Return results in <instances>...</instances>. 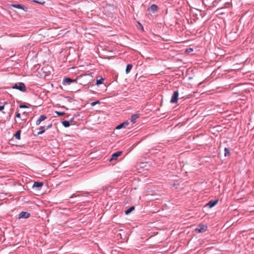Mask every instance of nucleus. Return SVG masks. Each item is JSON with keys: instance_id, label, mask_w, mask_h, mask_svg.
Masks as SVG:
<instances>
[{"instance_id": "1", "label": "nucleus", "mask_w": 254, "mask_h": 254, "mask_svg": "<svg viewBox=\"0 0 254 254\" xmlns=\"http://www.w3.org/2000/svg\"><path fill=\"white\" fill-rule=\"evenodd\" d=\"M86 75H81L77 76L75 79H72L69 77H65L63 80V84L64 85H69L72 83H78L80 85L85 86L87 84V82H79L78 80L82 79L83 78L85 77Z\"/></svg>"}, {"instance_id": "2", "label": "nucleus", "mask_w": 254, "mask_h": 254, "mask_svg": "<svg viewBox=\"0 0 254 254\" xmlns=\"http://www.w3.org/2000/svg\"><path fill=\"white\" fill-rule=\"evenodd\" d=\"M13 89L18 90L21 92H26V88L23 82H19L14 84L12 87Z\"/></svg>"}, {"instance_id": "3", "label": "nucleus", "mask_w": 254, "mask_h": 254, "mask_svg": "<svg viewBox=\"0 0 254 254\" xmlns=\"http://www.w3.org/2000/svg\"><path fill=\"white\" fill-rule=\"evenodd\" d=\"M179 92L178 90L175 91L172 96L170 103H176L177 102L179 97Z\"/></svg>"}, {"instance_id": "4", "label": "nucleus", "mask_w": 254, "mask_h": 254, "mask_svg": "<svg viewBox=\"0 0 254 254\" xmlns=\"http://www.w3.org/2000/svg\"><path fill=\"white\" fill-rule=\"evenodd\" d=\"M12 7H14L16 8H19L23 10V11L26 12L28 10L27 7H26L25 5L20 4H12L10 5Z\"/></svg>"}, {"instance_id": "5", "label": "nucleus", "mask_w": 254, "mask_h": 254, "mask_svg": "<svg viewBox=\"0 0 254 254\" xmlns=\"http://www.w3.org/2000/svg\"><path fill=\"white\" fill-rule=\"evenodd\" d=\"M207 229V226L204 225H199L198 227L195 229V231L199 233H202L206 231Z\"/></svg>"}, {"instance_id": "6", "label": "nucleus", "mask_w": 254, "mask_h": 254, "mask_svg": "<svg viewBox=\"0 0 254 254\" xmlns=\"http://www.w3.org/2000/svg\"><path fill=\"white\" fill-rule=\"evenodd\" d=\"M30 216V214L28 212L22 211L18 215V218H28Z\"/></svg>"}, {"instance_id": "7", "label": "nucleus", "mask_w": 254, "mask_h": 254, "mask_svg": "<svg viewBox=\"0 0 254 254\" xmlns=\"http://www.w3.org/2000/svg\"><path fill=\"white\" fill-rule=\"evenodd\" d=\"M122 153V151H117L115 153H113L112 155V157L110 159V161L112 160H115L117 159L118 157H119L121 154Z\"/></svg>"}, {"instance_id": "8", "label": "nucleus", "mask_w": 254, "mask_h": 254, "mask_svg": "<svg viewBox=\"0 0 254 254\" xmlns=\"http://www.w3.org/2000/svg\"><path fill=\"white\" fill-rule=\"evenodd\" d=\"M158 6L155 4H153L148 8V10L151 11L152 13H155L158 10Z\"/></svg>"}, {"instance_id": "9", "label": "nucleus", "mask_w": 254, "mask_h": 254, "mask_svg": "<svg viewBox=\"0 0 254 254\" xmlns=\"http://www.w3.org/2000/svg\"><path fill=\"white\" fill-rule=\"evenodd\" d=\"M218 200L217 199L210 200L207 203L206 206H208L209 208H212L218 203Z\"/></svg>"}, {"instance_id": "10", "label": "nucleus", "mask_w": 254, "mask_h": 254, "mask_svg": "<svg viewBox=\"0 0 254 254\" xmlns=\"http://www.w3.org/2000/svg\"><path fill=\"white\" fill-rule=\"evenodd\" d=\"M139 118V114H133L131 116L130 119V122L132 123V124H134L136 122V119Z\"/></svg>"}, {"instance_id": "11", "label": "nucleus", "mask_w": 254, "mask_h": 254, "mask_svg": "<svg viewBox=\"0 0 254 254\" xmlns=\"http://www.w3.org/2000/svg\"><path fill=\"white\" fill-rule=\"evenodd\" d=\"M129 125V123L127 122H124V123H122L121 124H120L119 125H118L117 127H116V129H120L123 127H127V126Z\"/></svg>"}, {"instance_id": "12", "label": "nucleus", "mask_w": 254, "mask_h": 254, "mask_svg": "<svg viewBox=\"0 0 254 254\" xmlns=\"http://www.w3.org/2000/svg\"><path fill=\"white\" fill-rule=\"evenodd\" d=\"M43 186V183L39 182H34L33 188H37L38 190H40Z\"/></svg>"}, {"instance_id": "13", "label": "nucleus", "mask_w": 254, "mask_h": 254, "mask_svg": "<svg viewBox=\"0 0 254 254\" xmlns=\"http://www.w3.org/2000/svg\"><path fill=\"white\" fill-rule=\"evenodd\" d=\"M39 131L37 132V135H39L40 134H42L43 133L45 132V130H46V127L45 126H41L39 128Z\"/></svg>"}, {"instance_id": "14", "label": "nucleus", "mask_w": 254, "mask_h": 254, "mask_svg": "<svg viewBox=\"0 0 254 254\" xmlns=\"http://www.w3.org/2000/svg\"><path fill=\"white\" fill-rule=\"evenodd\" d=\"M132 68V65L131 64H127L126 69V73H128Z\"/></svg>"}, {"instance_id": "15", "label": "nucleus", "mask_w": 254, "mask_h": 254, "mask_svg": "<svg viewBox=\"0 0 254 254\" xmlns=\"http://www.w3.org/2000/svg\"><path fill=\"white\" fill-rule=\"evenodd\" d=\"M20 134H21V130L19 129L17 130L15 133L14 135V136L15 137L16 139L18 140L20 139Z\"/></svg>"}, {"instance_id": "16", "label": "nucleus", "mask_w": 254, "mask_h": 254, "mask_svg": "<svg viewBox=\"0 0 254 254\" xmlns=\"http://www.w3.org/2000/svg\"><path fill=\"white\" fill-rule=\"evenodd\" d=\"M62 124L65 127H69L70 125V122L68 121L64 120L62 122Z\"/></svg>"}, {"instance_id": "17", "label": "nucleus", "mask_w": 254, "mask_h": 254, "mask_svg": "<svg viewBox=\"0 0 254 254\" xmlns=\"http://www.w3.org/2000/svg\"><path fill=\"white\" fill-rule=\"evenodd\" d=\"M134 209V206H132L131 207H130L128 209H127V210H126L125 212V214H127V215H128L132 211H133V210Z\"/></svg>"}, {"instance_id": "18", "label": "nucleus", "mask_w": 254, "mask_h": 254, "mask_svg": "<svg viewBox=\"0 0 254 254\" xmlns=\"http://www.w3.org/2000/svg\"><path fill=\"white\" fill-rule=\"evenodd\" d=\"M224 156L225 157H227V156H229L230 155V151L229 150V149L226 147H225L224 148Z\"/></svg>"}, {"instance_id": "19", "label": "nucleus", "mask_w": 254, "mask_h": 254, "mask_svg": "<svg viewBox=\"0 0 254 254\" xmlns=\"http://www.w3.org/2000/svg\"><path fill=\"white\" fill-rule=\"evenodd\" d=\"M47 118V117L45 115H42L40 116V117L38 119V120L42 122V121H44Z\"/></svg>"}, {"instance_id": "20", "label": "nucleus", "mask_w": 254, "mask_h": 254, "mask_svg": "<svg viewBox=\"0 0 254 254\" xmlns=\"http://www.w3.org/2000/svg\"><path fill=\"white\" fill-rule=\"evenodd\" d=\"M104 80V79L103 78H102V77H101L99 79H97L96 80V85H98L102 84Z\"/></svg>"}, {"instance_id": "21", "label": "nucleus", "mask_w": 254, "mask_h": 254, "mask_svg": "<svg viewBox=\"0 0 254 254\" xmlns=\"http://www.w3.org/2000/svg\"><path fill=\"white\" fill-rule=\"evenodd\" d=\"M55 113L59 116H61L64 114V113L62 112L56 111Z\"/></svg>"}, {"instance_id": "22", "label": "nucleus", "mask_w": 254, "mask_h": 254, "mask_svg": "<svg viewBox=\"0 0 254 254\" xmlns=\"http://www.w3.org/2000/svg\"><path fill=\"white\" fill-rule=\"evenodd\" d=\"M98 104H100V101H95V102H92V103H91V105L92 106H95V105Z\"/></svg>"}, {"instance_id": "23", "label": "nucleus", "mask_w": 254, "mask_h": 254, "mask_svg": "<svg viewBox=\"0 0 254 254\" xmlns=\"http://www.w3.org/2000/svg\"><path fill=\"white\" fill-rule=\"evenodd\" d=\"M32 0L36 3H39L41 4H44L45 3V1L41 2V1H38L36 0Z\"/></svg>"}, {"instance_id": "24", "label": "nucleus", "mask_w": 254, "mask_h": 254, "mask_svg": "<svg viewBox=\"0 0 254 254\" xmlns=\"http://www.w3.org/2000/svg\"><path fill=\"white\" fill-rule=\"evenodd\" d=\"M86 76L85 77L83 78V79H80V80H78V81H79V82H80H80H87V84H88V80H86L85 79V78L86 77V76H87V74H86Z\"/></svg>"}, {"instance_id": "25", "label": "nucleus", "mask_w": 254, "mask_h": 254, "mask_svg": "<svg viewBox=\"0 0 254 254\" xmlns=\"http://www.w3.org/2000/svg\"><path fill=\"white\" fill-rule=\"evenodd\" d=\"M45 127H46V129H48L52 127V124L50 123V124H48L47 126H46Z\"/></svg>"}, {"instance_id": "26", "label": "nucleus", "mask_w": 254, "mask_h": 254, "mask_svg": "<svg viewBox=\"0 0 254 254\" xmlns=\"http://www.w3.org/2000/svg\"><path fill=\"white\" fill-rule=\"evenodd\" d=\"M19 107L20 108H28V107L25 105H19Z\"/></svg>"}, {"instance_id": "27", "label": "nucleus", "mask_w": 254, "mask_h": 254, "mask_svg": "<svg viewBox=\"0 0 254 254\" xmlns=\"http://www.w3.org/2000/svg\"><path fill=\"white\" fill-rule=\"evenodd\" d=\"M21 117V114L20 113L17 112L15 115V117L17 118H20Z\"/></svg>"}, {"instance_id": "28", "label": "nucleus", "mask_w": 254, "mask_h": 254, "mask_svg": "<svg viewBox=\"0 0 254 254\" xmlns=\"http://www.w3.org/2000/svg\"><path fill=\"white\" fill-rule=\"evenodd\" d=\"M193 49L192 48H189L186 50V52H190V51H192Z\"/></svg>"}, {"instance_id": "29", "label": "nucleus", "mask_w": 254, "mask_h": 254, "mask_svg": "<svg viewBox=\"0 0 254 254\" xmlns=\"http://www.w3.org/2000/svg\"><path fill=\"white\" fill-rule=\"evenodd\" d=\"M41 123V122H40V121L38 120H38L36 121V125L37 126H38V125H40V124Z\"/></svg>"}, {"instance_id": "30", "label": "nucleus", "mask_w": 254, "mask_h": 254, "mask_svg": "<svg viewBox=\"0 0 254 254\" xmlns=\"http://www.w3.org/2000/svg\"><path fill=\"white\" fill-rule=\"evenodd\" d=\"M4 109V106H0V111L3 110Z\"/></svg>"}, {"instance_id": "31", "label": "nucleus", "mask_w": 254, "mask_h": 254, "mask_svg": "<svg viewBox=\"0 0 254 254\" xmlns=\"http://www.w3.org/2000/svg\"><path fill=\"white\" fill-rule=\"evenodd\" d=\"M73 120H74V118H72L70 121H69L70 122V124H72V123L73 122Z\"/></svg>"}, {"instance_id": "32", "label": "nucleus", "mask_w": 254, "mask_h": 254, "mask_svg": "<svg viewBox=\"0 0 254 254\" xmlns=\"http://www.w3.org/2000/svg\"><path fill=\"white\" fill-rule=\"evenodd\" d=\"M77 195H76L75 194H73L71 196H70V198H72L74 197H76Z\"/></svg>"}, {"instance_id": "33", "label": "nucleus", "mask_w": 254, "mask_h": 254, "mask_svg": "<svg viewBox=\"0 0 254 254\" xmlns=\"http://www.w3.org/2000/svg\"><path fill=\"white\" fill-rule=\"evenodd\" d=\"M20 127L21 128H23V126H22Z\"/></svg>"}]
</instances>
